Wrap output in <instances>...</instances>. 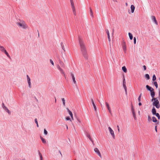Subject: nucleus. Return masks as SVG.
<instances>
[{
	"instance_id": "39",
	"label": "nucleus",
	"mask_w": 160,
	"mask_h": 160,
	"mask_svg": "<svg viewBox=\"0 0 160 160\" xmlns=\"http://www.w3.org/2000/svg\"><path fill=\"white\" fill-rule=\"evenodd\" d=\"M48 132L45 129H44V133L45 135H47L48 134Z\"/></svg>"
},
{
	"instance_id": "35",
	"label": "nucleus",
	"mask_w": 160,
	"mask_h": 160,
	"mask_svg": "<svg viewBox=\"0 0 160 160\" xmlns=\"http://www.w3.org/2000/svg\"><path fill=\"white\" fill-rule=\"evenodd\" d=\"M156 117H157L159 119L160 118V116L159 115V113H157L155 114Z\"/></svg>"
},
{
	"instance_id": "8",
	"label": "nucleus",
	"mask_w": 160,
	"mask_h": 160,
	"mask_svg": "<svg viewBox=\"0 0 160 160\" xmlns=\"http://www.w3.org/2000/svg\"><path fill=\"white\" fill-rule=\"evenodd\" d=\"M122 48L124 53H126L127 47L125 42L122 44Z\"/></svg>"
},
{
	"instance_id": "36",
	"label": "nucleus",
	"mask_w": 160,
	"mask_h": 160,
	"mask_svg": "<svg viewBox=\"0 0 160 160\" xmlns=\"http://www.w3.org/2000/svg\"><path fill=\"white\" fill-rule=\"evenodd\" d=\"M156 78L155 75L154 74L152 76V80L153 81H154L156 80Z\"/></svg>"
},
{
	"instance_id": "50",
	"label": "nucleus",
	"mask_w": 160,
	"mask_h": 160,
	"mask_svg": "<svg viewBox=\"0 0 160 160\" xmlns=\"http://www.w3.org/2000/svg\"><path fill=\"white\" fill-rule=\"evenodd\" d=\"M71 117V119L72 120H72H73V115L72 116H70Z\"/></svg>"
},
{
	"instance_id": "34",
	"label": "nucleus",
	"mask_w": 160,
	"mask_h": 160,
	"mask_svg": "<svg viewBox=\"0 0 160 160\" xmlns=\"http://www.w3.org/2000/svg\"><path fill=\"white\" fill-rule=\"evenodd\" d=\"M35 123L37 124V126L38 127H39V126H38V122L37 119V118H35Z\"/></svg>"
},
{
	"instance_id": "60",
	"label": "nucleus",
	"mask_w": 160,
	"mask_h": 160,
	"mask_svg": "<svg viewBox=\"0 0 160 160\" xmlns=\"http://www.w3.org/2000/svg\"><path fill=\"white\" fill-rule=\"evenodd\" d=\"M67 129H68V126H67Z\"/></svg>"
},
{
	"instance_id": "20",
	"label": "nucleus",
	"mask_w": 160,
	"mask_h": 160,
	"mask_svg": "<svg viewBox=\"0 0 160 160\" xmlns=\"http://www.w3.org/2000/svg\"><path fill=\"white\" fill-rule=\"evenodd\" d=\"M151 92V95L152 97V98H154V96H155V92H154L153 91H152L150 92Z\"/></svg>"
},
{
	"instance_id": "22",
	"label": "nucleus",
	"mask_w": 160,
	"mask_h": 160,
	"mask_svg": "<svg viewBox=\"0 0 160 160\" xmlns=\"http://www.w3.org/2000/svg\"><path fill=\"white\" fill-rule=\"evenodd\" d=\"M4 52L5 53V54L7 55V56L9 58H10V57L9 55V54L7 52V51H6V50H4V52Z\"/></svg>"
},
{
	"instance_id": "55",
	"label": "nucleus",
	"mask_w": 160,
	"mask_h": 160,
	"mask_svg": "<svg viewBox=\"0 0 160 160\" xmlns=\"http://www.w3.org/2000/svg\"><path fill=\"white\" fill-rule=\"evenodd\" d=\"M138 113L139 115L140 114V111H138Z\"/></svg>"
},
{
	"instance_id": "27",
	"label": "nucleus",
	"mask_w": 160,
	"mask_h": 160,
	"mask_svg": "<svg viewBox=\"0 0 160 160\" xmlns=\"http://www.w3.org/2000/svg\"><path fill=\"white\" fill-rule=\"evenodd\" d=\"M61 99L63 105L64 106H65V100L64 98H62Z\"/></svg>"
},
{
	"instance_id": "13",
	"label": "nucleus",
	"mask_w": 160,
	"mask_h": 160,
	"mask_svg": "<svg viewBox=\"0 0 160 160\" xmlns=\"http://www.w3.org/2000/svg\"><path fill=\"white\" fill-rule=\"evenodd\" d=\"M152 121L153 122L156 123V125L158 124L159 122L158 121L156 118L155 117H152Z\"/></svg>"
},
{
	"instance_id": "54",
	"label": "nucleus",
	"mask_w": 160,
	"mask_h": 160,
	"mask_svg": "<svg viewBox=\"0 0 160 160\" xmlns=\"http://www.w3.org/2000/svg\"><path fill=\"white\" fill-rule=\"evenodd\" d=\"M125 5H126L127 6H128V3H127V2H126V3H125Z\"/></svg>"
},
{
	"instance_id": "9",
	"label": "nucleus",
	"mask_w": 160,
	"mask_h": 160,
	"mask_svg": "<svg viewBox=\"0 0 160 160\" xmlns=\"http://www.w3.org/2000/svg\"><path fill=\"white\" fill-rule=\"evenodd\" d=\"M94 150L95 152L101 158L102 157V155L99 149L97 148H95Z\"/></svg>"
},
{
	"instance_id": "41",
	"label": "nucleus",
	"mask_w": 160,
	"mask_h": 160,
	"mask_svg": "<svg viewBox=\"0 0 160 160\" xmlns=\"http://www.w3.org/2000/svg\"><path fill=\"white\" fill-rule=\"evenodd\" d=\"M66 120L67 121L70 120L71 122H72V120L71 119V118L68 117L66 118Z\"/></svg>"
},
{
	"instance_id": "15",
	"label": "nucleus",
	"mask_w": 160,
	"mask_h": 160,
	"mask_svg": "<svg viewBox=\"0 0 160 160\" xmlns=\"http://www.w3.org/2000/svg\"><path fill=\"white\" fill-rule=\"evenodd\" d=\"M106 33H107V34L108 35V39L109 42H110L111 41V39L110 38V36L109 34V31L107 29L106 30Z\"/></svg>"
},
{
	"instance_id": "30",
	"label": "nucleus",
	"mask_w": 160,
	"mask_h": 160,
	"mask_svg": "<svg viewBox=\"0 0 160 160\" xmlns=\"http://www.w3.org/2000/svg\"><path fill=\"white\" fill-rule=\"evenodd\" d=\"M145 77L147 80H148L150 78L148 74H146L145 75Z\"/></svg>"
},
{
	"instance_id": "19",
	"label": "nucleus",
	"mask_w": 160,
	"mask_h": 160,
	"mask_svg": "<svg viewBox=\"0 0 160 160\" xmlns=\"http://www.w3.org/2000/svg\"><path fill=\"white\" fill-rule=\"evenodd\" d=\"M152 114L153 115H155L157 113L156 109L154 107H153L152 109Z\"/></svg>"
},
{
	"instance_id": "31",
	"label": "nucleus",
	"mask_w": 160,
	"mask_h": 160,
	"mask_svg": "<svg viewBox=\"0 0 160 160\" xmlns=\"http://www.w3.org/2000/svg\"><path fill=\"white\" fill-rule=\"evenodd\" d=\"M59 63L62 67L63 68H64V64L63 62L60 61L59 62Z\"/></svg>"
},
{
	"instance_id": "25",
	"label": "nucleus",
	"mask_w": 160,
	"mask_h": 160,
	"mask_svg": "<svg viewBox=\"0 0 160 160\" xmlns=\"http://www.w3.org/2000/svg\"><path fill=\"white\" fill-rule=\"evenodd\" d=\"M122 69L124 72H127V69L125 66L122 67Z\"/></svg>"
},
{
	"instance_id": "28",
	"label": "nucleus",
	"mask_w": 160,
	"mask_h": 160,
	"mask_svg": "<svg viewBox=\"0 0 160 160\" xmlns=\"http://www.w3.org/2000/svg\"><path fill=\"white\" fill-rule=\"evenodd\" d=\"M148 121L149 122H150L152 121V119L149 115L148 116Z\"/></svg>"
},
{
	"instance_id": "10",
	"label": "nucleus",
	"mask_w": 160,
	"mask_h": 160,
	"mask_svg": "<svg viewBox=\"0 0 160 160\" xmlns=\"http://www.w3.org/2000/svg\"><path fill=\"white\" fill-rule=\"evenodd\" d=\"M105 104L106 106L108 111V112L110 113H111V109L110 108V107L109 103L107 102H105Z\"/></svg>"
},
{
	"instance_id": "62",
	"label": "nucleus",
	"mask_w": 160,
	"mask_h": 160,
	"mask_svg": "<svg viewBox=\"0 0 160 160\" xmlns=\"http://www.w3.org/2000/svg\"><path fill=\"white\" fill-rule=\"evenodd\" d=\"M75 160H77L76 159H75Z\"/></svg>"
},
{
	"instance_id": "11",
	"label": "nucleus",
	"mask_w": 160,
	"mask_h": 160,
	"mask_svg": "<svg viewBox=\"0 0 160 160\" xmlns=\"http://www.w3.org/2000/svg\"><path fill=\"white\" fill-rule=\"evenodd\" d=\"M57 67L58 70L62 74H64V72L63 70L61 68L59 65H57Z\"/></svg>"
},
{
	"instance_id": "57",
	"label": "nucleus",
	"mask_w": 160,
	"mask_h": 160,
	"mask_svg": "<svg viewBox=\"0 0 160 160\" xmlns=\"http://www.w3.org/2000/svg\"><path fill=\"white\" fill-rule=\"evenodd\" d=\"M159 96L160 97V91L159 92Z\"/></svg>"
},
{
	"instance_id": "52",
	"label": "nucleus",
	"mask_w": 160,
	"mask_h": 160,
	"mask_svg": "<svg viewBox=\"0 0 160 160\" xmlns=\"http://www.w3.org/2000/svg\"><path fill=\"white\" fill-rule=\"evenodd\" d=\"M87 136L90 139H91L90 136V135H87Z\"/></svg>"
},
{
	"instance_id": "23",
	"label": "nucleus",
	"mask_w": 160,
	"mask_h": 160,
	"mask_svg": "<svg viewBox=\"0 0 160 160\" xmlns=\"http://www.w3.org/2000/svg\"><path fill=\"white\" fill-rule=\"evenodd\" d=\"M5 49L4 47L2 46H0V50L2 52H4Z\"/></svg>"
},
{
	"instance_id": "21",
	"label": "nucleus",
	"mask_w": 160,
	"mask_h": 160,
	"mask_svg": "<svg viewBox=\"0 0 160 160\" xmlns=\"http://www.w3.org/2000/svg\"><path fill=\"white\" fill-rule=\"evenodd\" d=\"M67 112L68 113L70 116L73 115L72 112L69 110V109L68 108H67Z\"/></svg>"
},
{
	"instance_id": "42",
	"label": "nucleus",
	"mask_w": 160,
	"mask_h": 160,
	"mask_svg": "<svg viewBox=\"0 0 160 160\" xmlns=\"http://www.w3.org/2000/svg\"><path fill=\"white\" fill-rule=\"evenodd\" d=\"M50 62L53 66H54V62L52 59H50Z\"/></svg>"
},
{
	"instance_id": "12",
	"label": "nucleus",
	"mask_w": 160,
	"mask_h": 160,
	"mask_svg": "<svg viewBox=\"0 0 160 160\" xmlns=\"http://www.w3.org/2000/svg\"><path fill=\"white\" fill-rule=\"evenodd\" d=\"M151 19L152 20V21L155 22V24L156 25L158 24V22L157 21L155 17L154 16H152L151 17Z\"/></svg>"
},
{
	"instance_id": "32",
	"label": "nucleus",
	"mask_w": 160,
	"mask_h": 160,
	"mask_svg": "<svg viewBox=\"0 0 160 160\" xmlns=\"http://www.w3.org/2000/svg\"><path fill=\"white\" fill-rule=\"evenodd\" d=\"M61 45L62 47V49L64 51H65V48H64V44L62 42H61Z\"/></svg>"
},
{
	"instance_id": "53",
	"label": "nucleus",
	"mask_w": 160,
	"mask_h": 160,
	"mask_svg": "<svg viewBox=\"0 0 160 160\" xmlns=\"http://www.w3.org/2000/svg\"><path fill=\"white\" fill-rule=\"evenodd\" d=\"M138 105H139V106H141V105H142V103H141V102H139V103H138Z\"/></svg>"
},
{
	"instance_id": "37",
	"label": "nucleus",
	"mask_w": 160,
	"mask_h": 160,
	"mask_svg": "<svg viewBox=\"0 0 160 160\" xmlns=\"http://www.w3.org/2000/svg\"><path fill=\"white\" fill-rule=\"evenodd\" d=\"M153 84L156 87V88H157L158 87V85L157 82H154L153 83Z\"/></svg>"
},
{
	"instance_id": "56",
	"label": "nucleus",
	"mask_w": 160,
	"mask_h": 160,
	"mask_svg": "<svg viewBox=\"0 0 160 160\" xmlns=\"http://www.w3.org/2000/svg\"><path fill=\"white\" fill-rule=\"evenodd\" d=\"M113 33H114V30H113V32H112V35H113Z\"/></svg>"
},
{
	"instance_id": "44",
	"label": "nucleus",
	"mask_w": 160,
	"mask_h": 160,
	"mask_svg": "<svg viewBox=\"0 0 160 160\" xmlns=\"http://www.w3.org/2000/svg\"><path fill=\"white\" fill-rule=\"evenodd\" d=\"M132 114L135 113L134 109L133 108H132Z\"/></svg>"
},
{
	"instance_id": "24",
	"label": "nucleus",
	"mask_w": 160,
	"mask_h": 160,
	"mask_svg": "<svg viewBox=\"0 0 160 160\" xmlns=\"http://www.w3.org/2000/svg\"><path fill=\"white\" fill-rule=\"evenodd\" d=\"M90 15L92 17V18L93 17V13L92 12V10L91 8H90Z\"/></svg>"
},
{
	"instance_id": "33",
	"label": "nucleus",
	"mask_w": 160,
	"mask_h": 160,
	"mask_svg": "<svg viewBox=\"0 0 160 160\" xmlns=\"http://www.w3.org/2000/svg\"><path fill=\"white\" fill-rule=\"evenodd\" d=\"M123 88H124V89H125V92H126V93H127V87H126V86L125 84H123Z\"/></svg>"
},
{
	"instance_id": "7",
	"label": "nucleus",
	"mask_w": 160,
	"mask_h": 160,
	"mask_svg": "<svg viewBox=\"0 0 160 160\" xmlns=\"http://www.w3.org/2000/svg\"><path fill=\"white\" fill-rule=\"evenodd\" d=\"M27 81L28 85V87L30 88H31L32 85L31 82V79L28 75H27Z\"/></svg>"
},
{
	"instance_id": "26",
	"label": "nucleus",
	"mask_w": 160,
	"mask_h": 160,
	"mask_svg": "<svg viewBox=\"0 0 160 160\" xmlns=\"http://www.w3.org/2000/svg\"><path fill=\"white\" fill-rule=\"evenodd\" d=\"M128 35L130 38V39L131 40L132 39L133 36L131 33L130 32L128 33Z\"/></svg>"
},
{
	"instance_id": "59",
	"label": "nucleus",
	"mask_w": 160,
	"mask_h": 160,
	"mask_svg": "<svg viewBox=\"0 0 160 160\" xmlns=\"http://www.w3.org/2000/svg\"><path fill=\"white\" fill-rule=\"evenodd\" d=\"M114 1H117L116 0H113Z\"/></svg>"
},
{
	"instance_id": "29",
	"label": "nucleus",
	"mask_w": 160,
	"mask_h": 160,
	"mask_svg": "<svg viewBox=\"0 0 160 160\" xmlns=\"http://www.w3.org/2000/svg\"><path fill=\"white\" fill-rule=\"evenodd\" d=\"M40 138H41V139L42 140V142L43 143H46V140L44 138H43L42 137H41Z\"/></svg>"
},
{
	"instance_id": "43",
	"label": "nucleus",
	"mask_w": 160,
	"mask_h": 160,
	"mask_svg": "<svg viewBox=\"0 0 160 160\" xmlns=\"http://www.w3.org/2000/svg\"><path fill=\"white\" fill-rule=\"evenodd\" d=\"M132 115H133V118H134V119L135 120H136L137 119V118H136V116L135 113L133 114H132Z\"/></svg>"
},
{
	"instance_id": "14",
	"label": "nucleus",
	"mask_w": 160,
	"mask_h": 160,
	"mask_svg": "<svg viewBox=\"0 0 160 160\" xmlns=\"http://www.w3.org/2000/svg\"><path fill=\"white\" fill-rule=\"evenodd\" d=\"M71 75L72 77L73 83L74 84H76V82L75 80V77H74V74L72 73H71Z\"/></svg>"
},
{
	"instance_id": "1",
	"label": "nucleus",
	"mask_w": 160,
	"mask_h": 160,
	"mask_svg": "<svg viewBox=\"0 0 160 160\" xmlns=\"http://www.w3.org/2000/svg\"><path fill=\"white\" fill-rule=\"evenodd\" d=\"M78 41L82 54L84 58L86 60H88V55L84 41L80 37L78 38Z\"/></svg>"
},
{
	"instance_id": "58",
	"label": "nucleus",
	"mask_w": 160,
	"mask_h": 160,
	"mask_svg": "<svg viewBox=\"0 0 160 160\" xmlns=\"http://www.w3.org/2000/svg\"><path fill=\"white\" fill-rule=\"evenodd\" d=\"M56 98H55V102H56Z\"/></svg>"
},
{
	"instance_id": "18",
	"label": "nucleus",
	"mask_w": 160,
	"mask_h": 160,
	"mask_svg": "<svg viewBox=\"0 0 160 160\" xmlns=\"http://www.w3.org/2000/svg\"><path fill=\"white\" fill-rule=\"evenodd\" d=\"M146 88L150 92L152 91H154L153 89V88L148 85H147L146 86Z\"/></svg>"
},
{
	"instance_id": "17",
	"label": "nucleus",
	"mask_w": 160,
	"mask_h": 160,
	"mask_svg": "<svg viewBox=\"0 0 160 160\" xmlns=\"http://www.w3.org/2000/svg\"><path fill=\"white\" fill-rule=\"evenodd\" d=\"M91 101L92 102V105L93 106L94 110L96 112L97 111L96 106V105L94 102L93 100L92 99H91Z\"/></svg>"
},
{
	"instance_id": "51",
	"label": "nucleus",
	"mask_w": 160,
	"mask_h": 160,
	"mask_svg": "<svg viewBox=\"0 0 160 160\" xmlns=\"http://www.w3.org/2000/svg\"><path fill=\"white\" fill-rule=\"evenodd\" d=\"M143 68H144V70H145L146 69V67L145 65H144L143 66Z\"/></svg>"
},
{
	"instance_id": "2",
	"label": "nucleus",
	"mask_w": 160,
	"mask_h": 160,
	"mask_svg": "<svg viewBox=\"0 0 160 160\" xmlns=\"http://www.w3.org/2000/svg\"><path fill=\"white\" fill-rule=\"evenodd\" d=\"M17 24L19 28H22L24 29H26L28 28V25L23 21L17 22Z\"/></svg>"
},
{
	"instance_id": "49",
	"label": "nucleus",
	"mask_w": 160,
	"mask_h": 160,
	"mask_svg": "<svg viewBox=\"0 0 160 160\" xmlns=\"http://www.w3.org/2000/svg\"><path fill=\"white\" fill-rule=\"evenodd\" d=\"M117 128H118V132H120V129H119V126L118 125L117 126Z\"/></svg>"
},
{
	"instance_id": "4",
	"label": "nucleus",
	"mask_w": 160,
	"mask_h": 160,
	"mask_svg": "<svg viewBox=\"0 0 160 160\" xmlns=\"http://www.w3.org/2000/svg\"><path fill=\"white\" fill-rule=\"evenodd\" d=\"M70 1L73 13L74 15L76 16L77 13L73 1V0H70Z\"/></svg>"
},
{
	"instance_id": "5",
	"label": "nucleus",
	"mask_w": 160,
	"mask_h": 160,
	"mask_svg": "<svg viewBox=\"0 0 160 160\" xmlns=\"http://www.w3.org/2000/svg\"><path fill=\"white\" fill-rule=\"evenodd\" d=\"M108 130L112 138L113 139H115V135L113 130L110 127H108Z\"/></svg>"
},
{
	"instance_id": "16",
	"label": "nucleus",
	"mask_w": 160,
	"mask_h": 160,
	"mask_svg": "<svg viewBox=\"0 0 160 160\" xmlns=\"http://www.w3.org/2000/svg\"><path fill=\"white\" fill-rule=\"evenodd\" d=\"M130 8L131 9V12L132 13L134 12L135 9V6L133 5H132L131 6Z\"/></svg>"
},
{
	"instance_id": "38",
	"label": "nucleus",
	"mask_w": 160,
	"mask_h": 160,
	"mask_svg": "<svg viewBox=\"0 0 160 160\" xmlns=\"http://www.w3.org/2000/svg\"><path fill=\"white\" fill-rule=\"evenodd\" d=\"M141 96H142V93H141L138 98V101L139 102H140L141 101Z\"/></svg>"
},
{
	"instance_id": "3",
	"label": "nucleus",
	"mask_w": 160,
	"mask_h": 160,
	"mask_svg": "<svg viewBox=\"0 0 160 160\" xmlns=\"http://www.w3.org/2000/svg\"><path fill=\"white\" fill-rule=\"evenodd\" d=\"M152 102V105L155 106L157 108H159L160 107V104L159 103V102L157 98H152L151 100Z\"/></svg>"
},
{
	"instance_id": "40",
	"label": "nucleus",
	"mask_w": 160,
	"mask_h": 160,
	"mask_svg": "<svg viewBox=\"0 0 160 160\" xmlns=\"http://www.w3.org/2000/svg\"><path fill=\"white\" fill-rule=\"evenodd\" d=\"M39 155L40 157V160H43V157H42V155L40 153H39Z\"/></svg>"
},
{
	"instance_id": "47",
	"label": "nucleus",
	"mask_w": 160,
	"mask_h": 160,
	"mask_svg": "<svg viewBox=\"0 0 160 160\" xmlns=\"http://www.w3.org/2000/svg\"><path fill=\"white\" fill-rule=\"evenodd\" d=\"M126 82L125 81V79L124 78L123 81V84H125Z\"/></svg>"
},
{
	"instance_id": "45",
	"label": "nucleus",
	"mask_w": 160,
	"mask_h": 160,
	"mask_svg": "<svg viewBox=\"0 0 160 160\" xmlns=\"http://www.w3.org/2000/svg\"><path fill=\"white\" fill-rule=\"evenodd\" d=\"M77 120L78 121V122L80 123H81V120H80V119H79V118H77Z\"/></svg>"
},
{
	"instance_id": "6",
	"label": "nucleus",
	"mask_w": 160,
	"mask_h": 160,
	"mask_svg": "<svg viewBox=\"0 0 160 160\" xmlns=\"http://www.w3.org/2000/svg\"><path fill=\"white\" fill-rule=\"evenodd\" d=\"M2 107L3 109L6 112H7L8 114L9 115L11 114V112L8 109V108L6 107L3 103H2Z\"/></svg>"
},
{
	"instance_id": "46",
	"label": "nucleus",
	"mask_w": 160,
	"mask_h": 160,
	"mask_svg": "<svg viewBox=\"0 0 160 160\" xmlns=\"http://www.w3.org/2000/svg\"><path fill=\"white\" fill-rule=\"evenodd\" d=\"M133 39H134V44H135L136 43V38L135 37H134Z\"/></svg>"
},
{
	"instance_id": "48",
	"label": "nucleus",
	"mask_w": 160,
	"mask_h": 160,
	"mask_svg": "<svg viewBox=\"0 0 160 160\" xmlns=\"http://www.w3.org/2000/svg\"><path fill=\"white\" fill-rule=\"evenodd\" d=\"M157 125H156V126H155V131L156 132H157Z\"/></svg>"
},
{
	"instance_id": "61",
	"label": "nucleus",
	"mask_w": 160,
	"mask_h": 160,
	"mask_svg": "<svg viewBox=\"0 0 160 160\" xmlns=\"http://www.w3.org/2000/svg\"><path fill=\"white\" fill-rule=\"evenodd\" d=\"M128 12H129V13H130V12H129V11H128Z\"/></svg>"
}]
</instances>
